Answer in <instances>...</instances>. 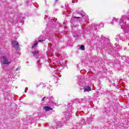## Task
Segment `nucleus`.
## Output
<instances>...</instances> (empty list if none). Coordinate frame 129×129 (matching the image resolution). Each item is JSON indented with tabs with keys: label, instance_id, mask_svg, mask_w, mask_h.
<instances>
[{
	"label": "nucleus",
	"instance_id": "6ab92c4d",
	"mask_svg": "<svg viewBox=\"0 0 129 129\" xmlns=\"http://www.w3.org/2000/svg\"><path fill=\"white\" fill-rule=\"evenodd\" d=\"M116 49H119V48H120V45L117 44V43H116Z\"/></svg>",
	"mask_w": 129,
	"mask_h": 129
},
{
	"label": "nucleus",
	"instance_id": "cd10ccee",
	"mask_svg": "<svg viewBox=\"0 0 129 129\" xmlns=\"http://www.w3.org/2000/svg\"><path fill=\"white\" fill-rule=\"evenodd\" d=\"M111 53H113V51L111 50Z\"/></svg>",
	"mask_w": 129,
	"mask_h": 129
},
{
	"label": "nucleus",
	"instance_id": "bb28decb",
	"mask_svg": "<svg viewBox=\"0 0 129 129\" xmlns=\"http://www.w3.org/2000/svg\"><path fill=\"white\" fill-rule=\"evenodd\" d=\"M99 27H101V24H99Z\"/></svg>",
	"mask_w": 129,
	"mask_h": 129
},
{
	"label": "nucleus",
	"instance_id": "7ed1b4c3",
	"mask_svg": "<svg viewBox=\"0 0 129 129\" xmlns=\"http://www.w3.org/2000/svg\"><path fill=\"white\" fill-rule=\"evenodd\" d=\"M1 63L2 64V67H4L5 65L8 64L10 63V61L8 60V58L6 56H1L0 57Z\"/></svg>",
	"mask_w": 129,
	"mask_h": 129
},
{
	"label": "nucleus",
	"instance_id": "20e7f679",
	"mask_svg": "<svg viewBox=\"0 0 129 129\" xmlns=\"http://www.w3.org/2000/svg\"><path fill=\"white\" fill-rule=\"evenodd\" d=\"M55 124L56 125L53 124L51 125L53 129H57L59 127H61V125H64V122H62L61 123H60V122H57L55 123Z\"/></svg>",
	"mask_w": 129,
	"mask_h": 129
},
{
	"label": "nucleus",
	"instance_id": "4be33fe9",
	"mask_svg": "<svg viewBox=\"0 0 129 129\" xmlns=\"http://www.w3.org/2000/svg\"><path fill=\"white\" fill-rule=\"evenodd\" d=\"M119 37H120V35H117V39H119Z\"/></svg>",
	"mask_w": 129,
	"mask_h": 129
},
{
	"label": "nucleus",
	"instance_id": "2f4dec72",
	"mask_svg": "<svg viewBox=\"0 0 129 129\" xmlns=\"http://www.w3.org/2000/svg\"><path fill=\"white\" fill-rule=\"evenodd\" d=\"M65 7H67V5H66Z\"/></svg>",
	"mask_w": 129,
	"mask_h": 129
},
{
	"label": "nucleus",
	"instance_id": "f03ea898",
	"mask_svg": "<svg viewBox=\"0 0 129 129\" xmlns=\"http://www.w3.org/2000/svg\"><path fill=\"white\" fill-rule=\"evenodd\" d=\"M75 16L74 17V19H84V20L88 19V16L84 12H81L80 11H77L76 13H75Z\"/></svg>",
	"mask_w": 129,
	"mask_h": 129
},
{
	"label": "nucleus",
	"instance_id": "1a4fd4ad",
	"mask_svg": "<svg viewBox=\"0 0 129 129\" xmlns=\"http://www.w3.org/2000/svg\"><path fill=\"white\" fill-rule=\"evenodd\" d=\"M43 109H44V110L46 111H49V110H53L52 107L47 106L43 107Z\"/></svg>",
	"mask_w": 129,
	"mask_h": 129
},
{
	"label": "nucleus",
	"instance_id": "2eb2a0df",
	"mask_svg": "<svg viewBox=\"0 0 129 129\" xmlns=\"http://www.w3.org/2000/svg\"><path fill=\"white\" fill-rule=\"evenodd\" d=\"M80 49L83 51V50H85V47H84V45H81Z\"/></svg>",
	"mask_w": 129,
	"mask_h": 129
},
{
	"label": "nucleus",
	"instance_id": "a211bd4d",
	"mask_svg": "<svg viewBox=\"0 0 129 129\" xmlns=\"http://www.w3.org/2000/svg\"><path fill=\"white\" fill-rule=\"evenodd\" d=\"M47 99H48V97H44L43 98H42V101H45V100H47Z\"/></svg>",
	"mask_w": 129,
	"mask_h": 129
},
{
	"label": "nucleus",
	"instance_id": "39448f33",
	"mask_svg": "<svg viewBox=\"0 0 129 129\" xmlns=\"http://www.w3.org/2000/svg\"><path fill=\"white\" fill-rule=\"evenodd\" d=\"M101 42H102V43H104V44H108V43L110 42V40L109 39L103 36V35H101Z\"/></svg>",
	"mask_w": 129,
	"mask_h": 129
},
{
	"label": "nucleus",
	"instance_id": "9b49d317",
	"mask_svg": "<svg viewBox=\"0 0 129 129\" xmlns=\"http://www.w3.org/2000/svg\"><path fill=\"white\" fill-rule=\"evenodd\" d=\"M83 78L84 77L83 76L78 77V79H79V84H80V83H83Z\"/></svg>",
	"mask_w": 129,
	"mask_h": 129
},
{
	"label": "nucleus",
	"instance_id": "b1692460",
	"mask_svg": "<svg viewBox=\"0 0 129 129\" xmlns=\"http://www.w3.org/2000/svg\"><path fill=\"white\" fill-rule=\"evenodd\" d=\"M58 1H59V0H55V3H57Z\"/></svg>",
	"mask_w": 129,
	"mask_h": 129
},
{
	"label": "nucleus",
	"instance_id": "ddd939ff",
	"mask_svg": "<svg viewBox=\"0 0 129 129\" xmlns=\"http://www.w3.org/2000/svg\"><path fill=\"white\" fill-rule=\"evenodd\" d=\"M32 0H27V4L28 6H31V5H32Z\"/></svg>",
	"mask_w": 129,
	"mask_h": 129
},
{
	"label": "nucleus",
	"instance_id": "9d476101",
	"mask_svg": "<svg viewBox=\"0 0 129 129\" xmlns=\"http://www.w3.org/2000/svg\"><path fill=\"white\" fill-rule=\"evenodd\" d=\"M87 122V119H85L84 118H81V123L82 124H85Z\"/></svg>",
	"mask_w": 129,
	"mask_h": 129
},
{
	"label": "nucleus",
	"instance_id": "c756f323",
	"mask_svg": "<svg viewBox=\"0 0 129 129\" xmlns=\"http://www.w3.org/2000/svg\"><path fill=\"white\" fill-rule=\"evenodd\" d=\"M74 1H76V0H73L72 1V3H73V2H74Z\"/></svg>",
	"mask_w": 129,
	"mask_h": 129
},
{
	"label": "nucleus",
	"instance_id": "f257e3e1",
	"mask_svg": "<svg viewBox=\"0 0 129 129\" xmlns=\"http://www.w3.org/2000/svg\"><path fill=\"white\" fill-rule=\"evenodd\" d=\"M116 22H118L119 26H120L122 30H125V29L129 28V13L127 15H123L121 19H116L115 17H113L112 19L111 24L114 25V23Z\"/></svg>",
	"mask_w": 129,
	"mask_h": 129
},
{
	"label": "nucleus",
	"instance_id": "f3484780",
	"mask_svg": "<svg viewBox=\"0 0 129 129\" xmlns=\"http://www.w3.org/2000/svg\"><path fill=\"white\" fill-rule=\"evenodd\" d=\"M82 124L81 123H76V126H82Z\"/></svg>",
	"mask_w": 129,
	"mask_h": 129
},
{
	"label": "nucleus",
	"instance_id": "a878e982",
	"mask_svg": "<svg viewBox=\"0 0 129 129\" xmlns=\"http://www.w3.org/2000/svg\"><path fill=\"white\" fill-rule=\"evenodd\" d=\"M26 89H28V88H26L25 90V92H26Z\"/></svg>",
	"mask_w": 129,
	"mask_h": 129
},
{
	"label": "nucleus",
	"instance_id": "5701e85b",
	"mask_svg": "<svg viewBox=\"0 0 129 129\" xmlns=\"http://www.w3.org/2000/svg\"><path fill=\"white\" fill-rule=\"evenodd\" d=\"M0 40H3V39L0 38ZM1 44H2V40H0V45H1Z\"/></svg>",
	"mask_w": 129,
	"mask_h": 129
},
{
	"label": "nucleus",
	"instance_id": "7c9ffc66",
	"mask_svg": "<svg viewBox=\"0 0 129 129\" xmlns=\"http://www.w3.org/2000/svg\"><path fill=\"white\" fill-rule=\"evenodd\" d=\"M70 111H72V110L70 109Z\"/></svg>",
	"mask_w": 129,
	"mask_h": 129
},
{
	"label": "nucleus",
	"instance_id": "6e6552de",
	"mask_svg": "<svg viewBox=\"0 0 129 129\" xmlns=\"http://www.w3.org/2000/svg\"><path fill=\"white\" fill-rule=\"evenodd\" d=\"M43 41H45V39H39L38 41H36L35 43H34L32 45V48H35L36 46H37L38 44V42H43Z\"/></svg>",
	"mask_w": 129,
	"mask_h": 129
},
{
	"label": "nucleus",
	"instance_id": "423d86ee",
	"mask_svg": "<svg viewBox=\"0 0 129 129\" xmlns=\"http://www.w3.org/2000/svg\"><path fill=\"white\" fill-rule=\"evenodd\" d=\"M19 46L20 44L18 41L16 40L12 41V47H13V48H15L16 50H18V49H19Z\"/></svg>",
	"mask_w": 129,
	"mask_h": 129
},
{
	"label": "nucleus",
	"instance_id": "c85d7f7f",
	"mask_svg": "<svg viewBox=\"0 0 129 129\" xmlns=\"http://www.w3.org/2000/svg\"><path fill=\"white\" fill-rule=\"evenodd\" d=\"M38 64H40V60L38 61Z\"/></svg>",
	"mask_w": 129,
	"mask_h": 129
},
{
	"label": "nucleus",
	"instance_id": "393cba45",
	"mask_svg": "<svg viewBox=\"0 0 129 129\" xmlns=\"http://www.w3.org/2000/svg\"><path fill=\"white\" fill-rule=\"evenodd\" d=\"M77 36H78V35H77V36L74 35V37L75 38H76V37H77Z\"/></svg>",
	"mask_w": 129,
	"mask_h": 129
},
{
	"label": "nucleus",
	"instance_id": "4468645a",
	"mask_svg": "<svg viewBox=\"0 0 129 129\" xmlns=\"http://www.w3.org/2000/svg\"><path fill=\"white\" fill-rule=\"evenodd\" d=\"M79 102H80V103H82V102H85V100L84 99L82 98L79 100Z\"/></svg>",
	"mask_w": 129,
	"mask_h": 129
},
{
	"label": "nucleus",
	"instance_id": "f8f14e48",
	"mask_svg": "<svg viewBox=\"0 0 129 129\" xmlns=\"http://www.w3.org/2000/svg\"><path fill=\"white\" fill-rule=\"evenodd\" d=\"M32 54L33 56H38V55L39 54V51H33L32 52Z\"/></svg>",
	"mask_w": 129,
	"mask_h": 129
},
{
	"label": "nucleus",
	"instance_id": "dca6fc26",
	"mask_svg": "<svg viewBox=\"0 0 129 129\" xmlns=\"http://www.w3.org/2000/svg\"><path fill=\"white\" fill-rule=\"evenodd\" d=\"M48 99H49V100H53L54 97H53V96H49Z\"/></svg>",
	"mask_w": 129,
	"mask_h": 129
},
{
	"label": "nucleus",
	"instance_id": "aec40b11",
	"mask_svg": "<svg viewBox=\"0 0 129 129\" xmlns=\"http://www.w3.org/2000/svg\"><path fill=\"white\" fill-rule=\"evenodd\" d=\"M76 115L78 117H79V116L80 115V113L76 112Z\"/></svg>",
	"mask_w": 129,
	"mask_h": 129
},
{
	"label": "nucleus",
	"instance_id": "412c9836",
	"mask_svg": "<svg viewBox=\"0 0 129 129\" xmlns=\"http://www.w3.org/2000/svg\"><path fill=\"white\" fill-rule=\"evenodd\" d=\"M19 70H20V68H16V71H19Z\"/></svg>",
	"mask_w": 129,
	"mask_h": 129
},
{
	"label": "nucleus",
	"instance_id": "0eeeda50",
	"mask_svg": "<svg viewBox=\"0 0 129 129\" xmlns=\"http://www.w3.org/2000/svg\"><path fill=\"white\" fill-rule=\"evenodd\" d=\"M91 91V88H90V86H86L84 88V92H89Z\"/></svg>",
	"mask_w": 129,
	"mask_h": 129
}]
</instances>
